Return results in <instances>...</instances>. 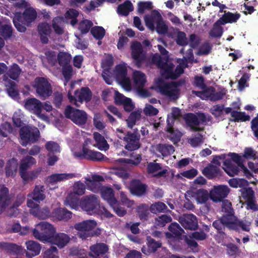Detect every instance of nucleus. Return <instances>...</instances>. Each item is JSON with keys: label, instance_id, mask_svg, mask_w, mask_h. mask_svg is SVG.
Returning <instances> with one entry per match:
<instances>
[{"label": "nucleus", "instance_id": "55", "mask_svg": "<svg viewBox=\"0 0 258 258\" xmlns=\"http://www.w3.org/2000/svg\"><path fill=\"white\" fill-rule=\"evenodd\" d=\"M71 58V55L67 52H59L57 56L58 63L61 67L70 65Z\"/></svg>", "mask_w": 258, "mask_h": 258}, {"label": "nucleus", "instance_id": "47", "mask_svg": "<svg viewBox=\"0 0 258 258\" xmlns=\"http://www.w3.org/2000/svg\"><path fill=\"white\" fill-rule=\"evenodd\" d=\"M157 151L164 157L171 155L174 152V147L172 145L160 144L157 146Z\"/></svg>", "mask_w": 258, "mask_h": 258}, {"label": "nucleus", "instance_id": "12", "mask_svg": "<svg viewBox=\"0 0 258 258\" xmlns=\"http://www.w3.org/2000/svg\"><path fill=\"white\" fill-rule=\"evenodd\" d=\"M74 156L80 159H86L93 161H100L104 157V155L101 153L89 150L84 144L82 151L75 152Z\"/></svg>", "mask_w": 258, "mask_h": 258}, {"label": "nucleus", "instance_id": "18", "mask_svg": "<svg viewBox=\"0 0 258 258\" xmlns=\"http://www.w3.org/2000/svg\"><path fill=\"white\" fill-rule=\"evenodd\" d=\"M147 185L139 179H133L130 183V190L133 195L141 197L147 192Z\"/></svg>", "mask_w": 258, "mask_h": 258}, {"label": "nucleus", "instance_id": "56", "mask_svg": "<svg viewBox=\"0 0 258 258\" xmlns=\"http://www.w3.org/2000/svg\"><path fill=\"white\" fill-rule=\"evenodd\" d=\"M174 65L169 63L161 71L162 76L166 79L173 80V69Z\"/></svg>", "mask_w": 258, "mask_h": 258}, {"label": "nucleus", "instance_id": "41", "mask_svg": "<svg viewBox=\"0 0 258 258\" xmlns=\"http://www.w3.org/2000/svg\"><path fill=\"white\" fill-rule=\"evenodd\" d=\"M142 111L137 110L132 111L127 119L126 122L128 128H133V126L136 124V122L140 120L141 117Z\"/></svg>", "mask_w": 258, "mask_h": 258}, {"label": "nucleus", "instance_id": "21", "mask_svg": "<svg viewBox=\"0 0 258 258\" xmlns=\"http://www.w3.org/2000/svg\"><path fill=\"white\" fill-rule=\"evenodd\" d=\"M212 226L217 230V233L220 235H225V227L230 230V220L228 216H222L220 218L214 221Z\"/></svg>", "mask_w": 258, "mask_h": 258}, {"label": "nucleus", "instance_id": "30", "mask_svg": "<svg viewBox=\"0 0 258 258\" xmlns=\"http://www.w3.org/2000/svg\"><path fill=\"white\" fill-rule=\"evenodd\" d=\"M176 119L168 115L166 120L167 126L166 131L171 135L172 140L178 142L180 141L181 136L179 133H176L173 128V125Z\"/></svg>", "mask_w": 258, "mask_h": 258}, {"label": "nucleus", "instance_id": "6", "mask_svg": "<svg viewBox=\"0 0 258 258\" xmlns=\"http://www.w3.org/2000/svg\"><path fill=\"white\" fill-rule=\"evenodd\" d=\"M40 132L37 127L31 126H22L20 130L21 144L26 146L28 144L37 142L40 138Z\"/></svg>", "mask_w": 258, "mask_h": 258}, {"label": "nucleus", "instance_id": "19", "mask_svg": "<svg viewBox=\"0 0 258 258\" xmlns=\"http://www.w3.org/2000/svg\"><path fill=\"white\" fill-rule=\"evenodd\" d=\"M36 163V159L31 156L24 157L20 160L19 172L21 177L25 176V173L31 168L33 165Z\"/></svg>", "mask_w": 258, "mask_h": 258}, {"label": "nucleus", "instance_id": "3", "mask_svg": "<svg viewBox=\"0 0 258 258\" xmlns=\"http://www.w3.org/2000/svg\"><path fill=\"white\" fill-rule=\"evenodd\" d=\"M55 233V228L54 226L45 222H41L37 224L33 230L34 237L43 242H48Z\"/></svg>", "mask_w": 258, "mask_h": 258}, {"label": "nucleus", "instance_id": "36", "mask_svg": "<svg viewBox=\"0 0 258 258\" xmlns=\"http://www.w3.org/2000/svg\"><path fill=\"white\" fill-rule=\"evenodd\" d=\"M222 25H224L219 19L214 23L213 28L210 31V36L212 38H220L223 33V28Z\"/></svg>", "mask_w": 258, "mask_h": 258}, {"label": "nucleus", "instance_id": "40", "mask_svg": "<svg viewBox=\"0 0 258 258\" xmlns=\"http://www.w3.org/2000/svg\"><path fill=\"white\" fill-rule=\"evenodd\" d=\"M30 213L40 219H45L50 215V210L47 207L40 209L39 207L37 209L30 210Z\"/></svg>", "mask_w": 258, "mask_h": 258}, {"label": "nucleus", "instance_id": "57", "mask_svg": "<svg viewBox=\"0 0 258 258\" xmlns=\"http://www.w3.org/2000/svg\"><path fill=\"white\" fill-rule=\"evenodd\" d=\"M62 19L59 17H55L52 23V27L55 33L58 35H61L63 33V30L61 27Z\"/></svg>", "mask_w": 258, "mask_h": 258}, {"label": "nucleus", "instance_id": "61", "mask_svg": "<svg viewBox=\"0 0 258 258\" xmlns=\"http://www.w3.org/2000/svg\"><path fill=\"white\" fill-rule=\"evenodd\" d=\"M171 221L172 218L170 216L162 215L156 218L155 223L156 226L162 227L165 226L167 223L170 222Z\"/></svg>", "mask_w": 258, "mask_h": 258}, {"label": "nucleus", "instance_id": "9", "mask_svg": "<svg viewBox=\"0 0 258 258\" xmlns=\"http://www.w3.org/2000/svg\"><path fill=\"white\" fill-rule=\"evenodd\" d=\"M100 205L99 197L94 195L83 197L80 201V207L89 214L96 213Z\"/></svg>", "mask_w": 258, "mask_h": 258}, {"label": "nucleus", "instance_id": "26", "mask_svg": "<svg viewBox=\"0 0 258 258\" xmlns=\"http://www.w3.org/2000/svg\"><path fill=\"white\" fill-rule=\"evenodd\" d=\"M90 249L91 253L90 256H99L100 255H103L107 253L108 251V246L104 243H97L95 244L90 246Z\"/></svg>", "mask_w": 258, "mask_h": 258}, {"label": "nucleus", "instance_id": "51", "mask_svg": "<svg viewBox=\"0 0 258 258\" xmlns=\"http://www.w3.org/2000/svg\"><path fill=\"white\" fill-rule=\"evenodd\" d=\"M154 12L159 13L158 11L154 10L151 12L150 16L147 15L145 17V22L146 26L151 30H155L154 22H157L158 17H155L154 14H155Z\"/></svg>", "mask_w": 258, "mask_h": 258}, {"label": "nucleus", "instance_id": "48", "mask_svg": "<svg viewBox=\"0 0 258 258\" xmlns=\"http://www.w3.org/2000/svg\"><path fill=\"white\" fill-rule=\"evenodd\" d=\"M131 159L121 158L119 161L121 162L126 164H131L135 166H138L142 160V156L140 154L132 153L131 154Z\"/></svg>", "mask_w": 258, "mask_h": 258}, {"label": "nucleus", "instance_id": "63", "mask_svg": "<svg viewBox=\"0 0 258 258\" xmlns=\"http://www.w3.org/2000/svg\"><path fill=\"white\" fill-rule=\"evenodd\" d=\"M166 205L161 202H156L152 204L150 207V211L152 213H156L157 212H164L167 209Z\"/></svg>", "mask_w": 258, "mask_h": 258}, {"label": "nucleus", "instance_id": "1", "mask_svg": "<svg viewBox=\"0 0 258 258\" xmlns=\"http://www.w3.org/2000/svg\"><path fill=\"white\" fill-rule=\"evenodd\" d=\"M36 11L31 7L26 8L23 13L16 12L13 22L17 30L20 32L26 30V26H29L36 18Z\"/></svg>", "mask_w": 258, "mask_h": 258}, {"label": "nucleus", "instance_id": "29", "mask_svg": "<svg viewBox=\"0 0 258 258\" xmlns=\"http://www.w3.org/2000/svg\"><path fill=\"white\" fill-rule=\"evenodd\" d=\"M75 176V173H55L49 176L47 180L48 182L53 184L73 178Z\"/></svg>", "mask_w": 258, "mask_h": 258}, {"label": "nucleus", "instance_id": "46", "mask_svg": "<svg viewBox=\"0 0 258 258\" xmlns=\"http://www.w3.org/2000/svg\"><path fill=\"white\" fill-rule=\"evenodd\" d=\"M150 209L146 204H142L138 206L137 212L140 219L142 221H147L150 214Z\"/></svg>", "mask_w": 258, "mask_h": 258}, {"label": "nucleus", "instance_id": "17", "mask_svg": "<svg viewBox=\"0 0 258 258\" xmlns=\"http://www.w3.org/2000/svg\"><path fill=\"white\" fill-rule=\"evenodd\" d=\"M179 222L186 229L196 230L198 227L196 216L192 214H184L179 218Z\"/></svg>", "mask_w": 258, "mask_h": 258}, {"label": "nucleus", "instance_id": "27", "mask_svg": "<svg viewBox=\"0 0 258 258\" xmlns=\"http://www.w3.org/2000/svg\"><path fill=\"white\" fill-rule=\"evenodd\" d=\"M223 169L230 176H234L239 172L240 167L235 165L230 159H226L223 162Z\"/></svg>", "mask_w": 258, "mask_h": 258}, {"label": "nucleus", "instance_id": "35", "mask_svg": "<svg viewBox=\"0 0 258 258\" xmlns=\"http://www.w3.org/2000/svg\"><path fill=\"white\" fill-rule=\"evenodd\" d=\"M240 17V14L237 12L232 13L230 12H225L224 15L219 19L225 25L227 23H236Z\"/></svg>", "mask_w": 258, "mask_h": 258}, {"label": "nucleus", "instance_id": "5", "mask_svg": "<svg viewBox=\"0 0 258 258\" xmlns=\"http://www.w3.org/2000/svg\"><path fill=\"white\" fill-rule=\"evenodd\" d=\"M33 87L37 95L42 100H45L52 94V87L47 78L36 77L33 82Z\"/></svg>", "mask_w": 258, "mask_h": 258}, {"label": "nucleus", "instance_id": "60", "mask_svg": "<svg viewBox=\"0 0 258 258\" xmlns=\"http://www.w3.org/2000/svg\"><path fill=\"white\" fill-rule=\"evenodd\" d=\"M168 230L175 237L180 236L184 232L180 225L176 222L171 223L168 227Z\"/></svg>", "mask_w": 258, "mask_h": 258}, {"label": "nucleus", "instance_id": "11", "mask_svg": "<svg viewBox=\"0 0 258 258\" xmlns=\"http://www.w3.org/2000/svg\"><path fill=\"white\" fill-rule=\"evenodd\" d=\"M25 108L35 114L38 118L46 120L47 117L44 114H42V109L43 108L42 103L38 99L35 98H29L25 101Z\"/></svg>", "mask_w": 258, "mask_h": 258}, {"label": "nucleus", "instance_id": "50", "mask_svg": "<svg viewBox=\"0 0 258 258\" xmlns=\"http://www.w3.org/2000/svg\"><path fill=\"white\" fill-rule=\"evenodd\" d=\"M231 116L233 118L232 119H230L231 121L244 122L250 120L249 115H246L244 112H239L234 110L231 112Z\"/></svg>", "mask_w": 258, "mask_h": 258}, {"label": "nucleus", "instance_id": "43", "mask_svg": "<svg viewBox=\"0 0 258 258\" xmlns=\"http://www.w3.org/2000/svg\"><path fill=\"white\" fill-rule=\"evenodd\" d=\"M133 79L136 85L139 87H143L146 82L145 74L139 71L133 72Z\"/></svg>", "mask_w": 258, "mask_h": 258}, {"label": "nucleus", "instance_id": "33", "mask_svg": "<svg viewBox=\"0 0 258 258\" xmlns=\"http://www.w3.org/2000/svg\"><path fill=\"white\" fill-rule=\"evenodd\" d=\"M202 91H192V93L197 96L201 98L202 99H211L212 94L215 92V88L213 86L208 87L206 85V88L204 89H201Z\"/></svg>", "mask_w": 258, "mask_h": 258}, {"label": "nucleus", "instance_id": "54", "mask_svg": "<svg viewBox=\"0 0 258 258\" xmlns=\"http://www.w3.org/2000/svg\"><path fill=\"white\" fill-rule=\"evenodd\" d=\"M222 211L223 212L226 213V215H223V216H228L229 217L234 216V212L232 207V204L231 202L227 200L222 201Z\"/></svg>", "mask_w": 258, "mask_h": 258}, {"label": "nucleus", "instance_id": "42", "mask_svg": "<svg viewBox=\"0 0 258 258\" xmlns=\"http://www.w3.org/2000/svg\"><path fill=\"white\" fill-rule=\"evenodd\" d=\"M155 17H158L156 22V31L159 34H165L168 31V27L163 20L161 15L160 13L154 12Z\"/></svg>", "mask_w": 258, "mask_h": 258}, {"label": "nucleus", "instance_id": "13", "mask_svg": "<svg viewBox=\"0 0 258 258\" xmlns=\"http://www.w3.org/2000/svg\"><path fill=\"white\" fill-rule=\"evenodd\" d=\"M96 226V223L93 220H86L75 224L74 228L79 231V236L83 239L91 236L90 232Z\"/></svg>", "mask_w": 258, "mask_h": 258}, {"label": "nucleus", "instance_id": "22", "mask_svg": "<svg viewBox=\"0 0 258 258\" xmlns=\"http://www.w3.org/2000/svg\"><path fill=\"white\" fill-rule=\"evenodd\" d=\"M27 251L25 250L26 256L28 258H32L38 255L41 249L40 244L36 241L29 240L25 242Z\"/></svg>", "mask_w": 258, "mask_h": 258}, {"label": "nucleus", "instance_id": "52", "mask_svg": "<svg viewBox=\"0 0 258 258\" xmlns=\"http://www.w3.org/2000/svg\"><path fill=\"white\" fill-rule=\"evenodd\" d=\"M93 25V24L91 21L85 19L79 23L78 29L80 31L81 34L84 35L89 31Z\"/></svg>", "mask_w": 258, "mask_h": 258}, {"label": "nucleus", "instance_id": "7", "mask_svg": "<svg viewBox=\"0 0 258 258\" xmlns=\"http://www.w3.org/2000/svg\"><path fill=\"white\" fill-rule=\"evenodd\" d=\"M92 96V92L88 87H82L80 90H76L75 96L72 95L70 91L68 93V98L70 102L77 107H80V103H82L84 101H90Z\"/></svg>", "mask_w": 258, "mask_h": 258}, {"label": "nucleus", "instance_id": "58", "mask_svg": "<svg viewBox=\"0 0 258 258\" xmlns=\"http://www.w3.org/2000/svg\"><path fill=\"white\" fill-rule=\"evenodd\" d=\"M127 73V68L124 64H119L115 67V74L116 80L126 76Z\"/></svg>", "mask_w": 258, "mask_h": 258}, {"label": "nucleus", "instance_id": "44", "mask_svg": "<svg viewBox=\"0 0 258 258\" xmlns=\"http://www.w3.org/2000/svg\"><path fill=\"white\" fill-rule=\"evenodd\" d=\"M21 73V69L18 64L14 63L4 75V77H9L14 80H16L19 78Z\"/></svg>", "mask_w": 258, "mask_h": 258}, {"label": "nucleus", "instance_id": "28", "mask_svg": "<svg viewBox=\"0 0 258 258\" xmlns=\"http://www.w3.org/2000/svg\"><path fill=\"white\" fill-rule=\"evenodd\" d=\"M52 215L59 221H68L72 217V212L65 208H57L52 212Z\"/></svg>", "mask_w": 258, "mask_h": 258}, {"label": "nucleus", "instance_id": "38", "mask_svg": "<svg viewBox=\"0 0 258 258\" xmlns=\"http://www.w3.org/2000/svg\"><path fill=\"white\" fill-rule=\"evenodd\" d=\"M133 10L134 7L131 2L129 0H126L123 4L118 5L117 11L118 14L127 16L130 12Z\"/></svg>", "mask_w": 258, "mask_h": 258}, {"label": "nucleus", "instance_id": "4", "mask_svg": "<svg viewBox=\"0 0 258 258\" xmlns=\"http://www.w3.org/2000/svg\"><path fill=\"white\" fill-rule=\"evenodd\" d=\"M63 113L67 118L70 119L79 126L82 127L87 123L88 115L83 110L75 108L68 105L66 107Z\"/></svg>", "mask_w": 258, "mask_h": 258}, {"label": "nucleus", "instance_id": "31", "mask_svg": "<svg viewBox=\"0 0 258 258\" xmlns=\"http://www.w3.org/2000/svg\"><path fill=\"white\" fill-rule=\"evenodd\" d=\"M44 192L45 188L43 185H36L33 192L29 195V197L39 203L40 201L44 200L45 198Z\"/></svg>", "mask_w": 258, "mask_h": 258}, {"label": "nucleus", "instance_id": "32", "mask_svg": "<svg viewBox=\"0 0 258 258\" xmlns=\"http://www.w3.org/2000/svg\"><path fill=\"white\" fill-rule=\"evenodd\" d=\"M203 173L209 179H213L221 175L220 168L212 164L206 167L203 171Z\"/></svg>", "mask_w": 258, "mask_h": 258}, {"label": "nucleus", "instance_id": "59", "mask_svg": "<svg viewBox=\"0 0 258 258\" xmlns=\"http://www.w3.org/2000/svg\"><path fill=\"white\" fill-rule=\"evenodd\" d=\"M91 33L98 40L102 39L105 33V29L101 26H95L91 29Z\"/></svg>", "mask_w": 258, "mask_h": 258}, {"label": "nucleus", "instance_id": "53", "mask_svg": "<svg viewBox=\"0 0 258 258\" xmlns=\"http://www.w3.org/2000/svg\"><path fill=\"white\" fill-rule=\"evenodd\" d=\"M79 16V12L75 9H69L65 14V17L67 19H71L70 24L74 26L78 22L77 17Z\"/></svg>", "mask_w": 258, "mask_h": 258}, {"label": "nucleus", "instance_id": "8", "mask_svg": "<svg viewBox=\"0 0 258 258\" xmlns=\"http://www.w3.org/2000/svg\"><path fill=\"white\" fill-rule=\"evenodd\" d=\"M183 118L191 131L201 132L204 130V127H199L201 123L206 122V117L204 113H199L197 115L193 113H188Z\"/></svg>", "mask_w": 258, "mask_h": 258}, {"label": "nucleus", "instance_id": "2", "mask_svg": "<svg viewBox=\"0 0 258 258\" xmlns=\"http://www.w3.org/2000/svg\"><path fill=\"white\" fill-rule=\"evenodd\" d=\"M116 132L122 134L118 135L120 139H123L125 142L124 148L128 151H133L139 149L141 146L140 143V135L136 132H125L122 128H117Z\"/></svg>", "mask_w": 258, "mask_h": 258}, {"label": "nucleus", "instance_id": "10", "mask_svg": "<svg viewBox=\"0 0 258 258\" xmlns=\"http://www.w3.org/2000/svg\"><path fill=\"white\" fill-rule=\"evenodd\" d=\"M179 85L178 82L165 83L159 86V89L161 94L168 97L170 100L175 101L179 97Z\"/></svg>", "mask_w": 258, "mask_h": 258}, {"label": "nucleus", "instance_id": "25", "mask_svg": "<svg viewBox=\"0 0 258 258\" xmlns=\"http://www.w3.org/2000/svg\"><path fill=\"white\" fill-rule=\"evenodd\" d=\"M18 167V160L14 158L9 159L5 167V173L7 177H14L17 173Z\"/></svg>", "mask_w": 258, "mask_h": 258}, {"label": "nucleus", "instance_id": "16", "mask_svg": "<svg viewBox=\"0 0 258 258\" xmlns=\"http://www.w3.org/2000/svg\"><path fill=\"white\" fill-rule=\"evenodd\" d=\"M131 47L132 57L134 59L137 67L140 68L142 62L145 60L142 45L140 42L134 41L132 43Z\"/></svg>", "mask_w": 258, "mask_h": 258}, {"label": "nucleus", "instance_id": "15", "mask_svg": "<svg viewBox=\"0 0 258 258\" xmlns=\"http://www.w3.org/2000/svg\"><path fill=\"white\" fill-rule=\"evenodd\" d=\"M229 191L230 189L227 185L214 186L210 192V198L213 202H221L227 197Z\"/></svg>", "mask_w": 258, "mask_h": 258}, {"label": "nucleus", "instance_id": "34", "mask_svg": "<svg viewBox=\"0 0 258 258\" xmlns=\"http://www.w3.org/2000/svg\"><path fill=\"white\" fill-rule=\"evenodd\" d=\"M93 137L96 142L95 147H97L100 150L106 151L108 150L109 146L102 135L98 132H95L93 134Z\"/></svg>", "mask_w": 258, "mask_h": 258}, {"label": "nucleus", "instance_id": "39", "mask_svg": "<svg viewBox=\"0 0 258 258\" xmlns=\"http://www.w3.org/2000/svg\"><path fill=\"white\" fill-rule=\"evenodd\" d=\"M80 200L78 196L71 193L66 198L64 205L72 209L77 210L80 207Z\"/></svg>", "mask_w": 258, "mask_h": 258}, {"label": "nucleus", "instance_id": "49", "mask_svg": "<svg viewBox=\"0 0 258 258\" xmlns=\"http://www.w3.org/2000/svg\"><path fill=\"white\" fill-rule=\"evenodd\" d=\"M195 197L198 203L204 204L208 200L210 194L206 189H199L195 191Z\"/></svg>", "mask_w": 258, "mask_h": 258}, {"label": "nucleus", "instance_id": "62", "mask_svg": "<svg viewBox=\"0 0 258 258\" xmlns=\"http://www.w3.org/2000/svg\"><path fill=\"white\" fill-rule=\"evenodd\" d=\"M192 85L200 89H204L206 85L204 77L202 75L195 76L192 82Z\"/></svg>", "mask_w": 258, "mask_h": 258}, {"label": "nucleus", "instance_id": "23", "mask_svg": "<svg viewBox=\"0 0 258 258\" xmlns=\"http://www.w3.org/2000/svg\"><path fill=\"white\" fill-rule=\"evenodd\" d=\"M69 236L63 233L54 234L48 242L57 245L59 248L64 247L70 241Z\"/></svg>", "mask_w": 258, "mask_h": 258}, {"label": "nucleus", "instance_id": "24", "mask_svg": "<svg viewBox=\"0 0 258 258\" xmlns=\"http://www.w3.org/2000/svg\"><path fill=\"white\" fill-rule=\"evenodd\" d=\"M11 202V198L9 195V189L3 185L0 187V214L9 205Z\"/></svg>", "mask_w": 258, "mask_h": 258}, {"label": "nucleus", "instance_id": "37", "mask_svg": "<svg viewBox=\"0 0 258 258\" xmlns=\"http://www.w3.org/2000/svg\"><path fill=\"white\" fill-rule=\"evenodd\" d=\"M101 195L109 205L113 202H116L117 200L114 197V190L111 187H103L101 190Z\"/></svg>", "mask_w": 258, "mask_h": 258}, {"label": "nucleus", "instance_id": "20", "mask_svg": "<svg viewBox=\"0 0 258 258\" xmlns=\"http://www.w3.org/2000/svg\"><path fill=\"white\" fill-rule=\"evenodd\" d=\"M0 247L8 253L13 254L21 255L23 254L25 252V249L22 246L13 243L0 242Z\"/></svg>", "mask_w": 258, "mask_h": 258}, {"label": "nucleus", "instance_id": "45", "mask_svg": "<svg viewBox=\"0 0 258 258\" xmlns=\"http://www.w3.org/2000/svg\"><path fill=\"white\" fill-rule=\"evenodd\" d=\"M226 253L230 258H236L240 255L241 250L236 244L229 243L226 245Z\"/></svg>", "mask_w": 258, "mask_h": 258}, {"label": "nucleus", "instance_id": "64", "mask_svg": "<svg viewBox=\"0 0 258 258\" xmlns=\"http://www.w3.org/2000/svg\"><path fill=\"white\" fill-rule=\"evenodd\" d=\"M57 254V248L54 246H51L43 252V258H58Z\"/></svg>", "mask_w": 258, "mask_h": 258}, {"label": "nucleus", "instance_id": "14", "mask_svg": "<svg viewBox=\"0 0 258 258\" xmlns=\"http://www.w3.org/2000/svg\"><path fill=\"white\" fill-rule=\"evenodd\" d=\"M230 220V230H234L236 232L240 230L249 232L250 231V226L251 222L246 219H240L236 216H232L229 217Z\"/></svg>", "mask_w": 258, "mask_h": 258}]
</instances>
